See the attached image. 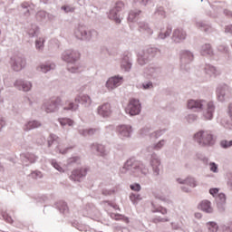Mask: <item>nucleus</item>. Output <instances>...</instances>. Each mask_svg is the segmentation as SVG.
Returning <instances> with one entry per match:
<instances>
[{
    "label": "nucleus",
    "instance_id": "42",
    "mask_svg": "<svg viewBox=\"0 0 232 232\" xmlns=\"http://www.w3.org/2000/svg\"><path fill=\"white\" fill-rule=\"evenodd\" d=\"M130 189H132V191H139L140 189V184L130 185Z\"/></svg>",
    "mask_w": 232,
    "mask_h": 232
},
{
    "label": "nucleus",
    "instance_id": "59",
    "mask_svg": "<svg viewBox=\"0 0 232 232\" xmlns=\"http://www.w3.org/2000/svg\"><path fill=\"white\" fill-rule=\"evenodd\" d=\"M4 122H5V121H3L0 122V128H3Z\"/></svg>",
    "mask_w": 232,
    "mask_h": 232
},
{
    "label": "nucleus",
    "instance_id": "17",
    "mask_svg": "<svg viewBox=\"0 0 232 232\" xmlns=\"http://www.w3.org/2000/svg\"><path fill=\"white\" fill-rule=\"evenodd\" d=\"M61 102V100L57 99V102H53L50 105H45V111L47 113H52V111H55L57 110V104Z\"/></svg>",
    "mask_w": 232,
    "mask_h": 232
},
{
    "label": "nucleus",
    "instance_id": "1",
    "mask_svg": "<svg viewBox=\"0 0 232 232\" xmlns=\"http://www.w3.org/2000/svg\"><path fill=\"white\" fill-rule=\"evenodd\" d=\"M195 140H197L200 146H209L213 141V135H211L209 131H199L195 134Z\"/></svg>",
    "mask_w": 232,
    "mask_h": 232
},
{
    "label": "nucleus",
    "instance_id": "11",
    "mask_svg": "<svg viewBox=\"0 0 232 232\" xmlns=\"http://www.w3.org/2000/svg\"><path fill=\"white\" fill-rule=\"evenodd\" d=\"M25 65L26 61H24L23 58H16L13 63V70H14V72H21Z\"/></svg>",
    "mask_w": 232,
    "mask_h": 232
},
{
    "label": "nucleus",
    "instance_id": "34",
    "mask_svg": "<svg viewBox=\"0 0 232 232\" xmlns=\"http://www.w3.org/2000/svg\"><path fill=\"white\" fill-rule=\"evenodd\" d=\"M185 184H189L192 188H195L197 184H195V179L193 178H188L185 179Z\"/></svg>",
    "mask_w": 232,
    "mask_h": 232
},
{
    "label": "nucleus",
    "instance_id": "25",
    "mask_svg": "<svg viewBox=\"0 0 232 232\" xmlns=\"http://www.w3.org/2000/svg\"><path fill=\"white\" fill-rule=\"evenodd\" d=\"M207 227H208V231H210V232L218 231V225H217V223H215V222L207 223Z\"/></svg>",
    "mask_w": 232,
    "mask_h": 232
},
{
    "label": "nucleus",
    "instance_id": "3",
    "mask_svg": "<svg viewBox=\"0 0 232 232\" xmlns=\"http://www.w3.org/2000/svg\"><path fill=\"white\" fill-rule=\"evenodd\" d=\"M126 113L129 115H139L140 113V103L139 100L131 99L125 109Z\"/></svg>",
    "mask_w": 232,
    "mask_h": 232
},
{
    "label": "nucleus",
    "instance_id": "24",
    "mask_svg": "<svg viewBox=\"0 0 232 232\" xmlns=\"http://www.w3.org/2000/svg\"><path fill=\"white\" fill-rule=\"evenodd\" d=\"M61 126H73V121L68 118L59 119Z\"/></svg>",
    "mask_w": 232,
    "mask_h": 232
},
{
    "label": "nucleus",
    "instance_id": "16",
    "mask_svg": "<svg viewBox=\"0 0 232 232\" xmlns=\"http://www.w3.org/2000/svg\"><path fill=\"white\" fill-rule=\"evenodd\" d=\"M215 111V105H213V102H208V111L205 115L206 119L208 121H211L213 119V112Z\"/></svg>",
    "mask_w": 232,
    "mask_h": 232
},
{
    "label": "nucleus",
    "instance_id": "31",
    "mask_svg": "<svg viewBox=\"0 0 232 232\" xmlns=\"http://www.w3.org/2000/svg\"><path fill=\"white\" fill-rule=\"evenodd\" d=\"M55 68V65H42L41 72L46 73V72H50V70Z\"/></svg>",
    "mask_w": 232,
    "mask_h": 232
},
{
    "label": "nucleus",
    "instance_id": "47",
    "mask_svg": "<svg viewBox=\"0 0 232 232\" xmlns=\"http://www.w3.org/2000/svg\"><path fill=\"white\" fill-rule=\"evenodd\" d=\"M164 146V140H160L154 148L155 150H160Z\"/></svg>",
    "mask_w": 232,
    "mask_h": 232
},
{
    "label": "nucleus",
    "instance_id": "12",
    "mask_svg": "<svg viewBox=\"0 0 232 232\" xmlns=\"http://www.w3.org/2000/svg\"><path fill=\"white\" fill-rule=\"evenodd\" d=\"M198 209L205 213H213V208H211V202L208 200H203L198 205Z\"/></svg>",
    "mask_w": 232,
    "mask_h": 232
},
{
    "label": "nucleus",
    "instance_id": "60",
    "mask_svg": "<svg viewBox=\"0 0 232 232\" xmlns=\"http://www.w3.org/2000/svg\"><path fill=\"white\" fill-rule=\"evenodd\" d=\"M129 17H130V18L133 17V13H130V14H129Z\"/></svg>",
    "mask_w": 232,
    "mask_h": 232
},
{
    "label": "nucleus",
    "instance_id": "51",
    "mask_svg": "<svg viewBox=\"0 0 232 232\" xmlns=\"http://www.w3.org/2000/svg\"><path fill=\"white\" fill-rule=\"evenodd\" d=\"M153 84H151V82H149L147 84H143V88L144 90H148V88H152Z\"/></svg>",
    "mask_w": 232,
    "mask_h": 232
},
{
    "label": "nucleus",
    "instance_id": "44",
    "mask_svg": "<svg viewBox=\"0 0 232 232\" xmlns=\"http://www.w3.org/2000/svg\"><path fill=\"white\" fill-rule=\"evenodd\" d=\"M210 169H211L214 173H217V169H218V167H217V164H215V163H210Z\"/></svg>",
    "mask_w": 232,
    "mask_h": 232
},
{
    "label": "nucleus",
    "instance_id": "21",
    "mask_svg": "<svg viewBox=\"0 0 232 232\" xmlns=\"http://www.w3.org/2000/svg\"><path fill=\"white\" fill-rule=\"evenodd\" d=\"M111 218H114V220H122L126 224L130 223V219L126 218L125 216H122L121 214H111Z\"/></svg>",
    "mask_w": 232,
    "mask_h": 232
},
{
    "label": "nucleus",
    "instance_id": "8",
    "mask_svg": "<svg viewBox=\"0 0 232 232\" xmlns=\"http://www.w3.org/2000/svg\"><path fill=\"white\" fill-rule=\"evenodd\" d=\"M98 113L102 117H110L111 115V105L110 103H103L98 107Z\"/></svg>",
    "mask_w": 232,
    "mask_h": 232
},
{
    "label": "nucleus",
    "instance_id": "6",
    "mask_svg": "<svg viewBox=\"0 0 232 232\" xmlns=\"http://www.w3.org/2000/svg\"><path fill=\"white\" fill-rule=\"evenodd\" d=\"M121 84H122V78H120L119 76L111 77L106 82L108 90H113L114 88H117V86H121Z\"/></svg>",
    "mask_w": 232,
    "mask_h": 232
},
{
    "label": "nucleus",
    "instance_id": "30",
    "mask_svg": "<svg viewBox=\"0 0 232 232\" xmlns=\"http://www.w3.org/2000/svg\"><path fill=\"white\" fill-rule=\"evenodd\" d=\"M151 165H152L154 171H156V173H159V169L157 168H159V166H160V161L159 160H153L151 161Z\"/></svg>",
    "mask_w": 232,
    "mask_h": 232
},
{
    "label": "nucleus",
    "instance_id": "10",
    "mask_svg": "<svg viewBox=\"0 0 232 232\" xmlns=\"http://www.w3.org/2000/svg\"><path fill=\"white\" fill-rule=\"evenodd\" d=\"M155 52H157L154 48L148 49L147 53H144V55H140L138 58V63L140 64V66L146 64V60H144V57H148L150 55V57H155Z\"/></svg>",
    "mask_w": 232,
    "mask_h": 232
},
{
    "label": "nucleus",
    "instance_id": "43",
    "mask_svg": "<svg viewBox=\"0 0 232 232\" xmlns=\"http://www.w3.org/2000/svg\"><path fill=\"white\" fill-rule=\"evenodd\" d=\"M58 150L59 152L62 153L63 155H64V153H66L68 151V150H72V147L67 148L66 150H63V148L61 147V145L58 146Z\"/></svg>",
    "mask_w": 232,
    "mask_h": 232
},
{
    "label": "nucleus",
    "instance_id": "46",
    "mask_svg": "<svg viewBox=\"0 0 232 232\" xmlns=\"http://www.w3.org/2000/svg\"><path fill=\"white\" fill-rule=\"evenodd\" d=\"M209 193H210V195L215 197V195H217L218 193V188H210Z\"/></svg>",
    "mask_w": 232,
    "mask_h": 232
},
{
    "label": "nucleus",
    "instance_id": "62",
    "mask_svg": "<svg viewBox=\"0 0 232 232\" xmlns=\"http://www.w3.org/2000/svg\"><path fill=\"white\" fill-rule=\"evenodd\" d=\"M7 222H12V218L7 219Z\"/></svg>",
    "mask_w": 232,
    "mask_h": 232
},
{
    "label": "nucleus",
    "instance_id": "53",
    "mask_svg": "<svg viewBox=\"0 0 232 232\" xmlns=\"http://www.w3.org/2000/svg\"><path fill=\"white\" fill-rule=\"evenodd\" d=\"M22 8H30V5L28 3L25 2L22 4Z\"/></svg>",
    "mask_w": 232,
    "mask_h": 232
},
{
    "label": "nucleus",
    "instance_id": "55",
    "mask_svg": "<svg viewBox=\"0 0 232 232\" xmlns=\"http://www.w3.org/2000/svg\"><path fill=\"white\" fill-rule=\"evenodd\" d=\"M69 70L72 72V73H75V72H77V69L73 68V67H69Z\"/></svg>",
    "mask_w": 232,
    "mask_h": 232
},
{
    "label": "nucleus",
    "instance_id": "52",
    "mask_svg": "<svg viewBox=\"0 0 232 232\" xmlns=\"http://www.w3.org/2000/svg\"><path fill=\"white\" fill-rule=\"evenodd\" d=\"M77 160H79V158L78 157H73V158H71L69 160V162H77Z\"/></svg>",
    "mask_w": 232,
    "mask_h": 232
},
{
    "label": "nucleus",
    "instance_id": "18",
    "mask_svg": "<svg viewBox=\"0 0 232 232\" xmlns=\"http://www.w3.org/2000/svg\"><path fill=\"white\" fill-rule=\"evenodd\" d=\"M41 126V123L39 121H29L27 124H25L24 130L25 131H30V130H34V128H39Z\"/></svg>",
    "mask_w": 232,
    "mask_h": 232
},
{
    "label": "nucleus",
    "instance_id": "56",
    "mask_svg": "<svg viewBox=\"0 0 232 232\" xmlns=\"http://www.w3.org/2000/svg\"><path fill=\"white\" fill-rule=\"evenodd\" d=\"M195 217H196V218H202V214H200V213H196V214H195Z\"/></svg>",
    "mask_w": 232,
    "mask_h": 232
},
{
    "label": "nucleus",
    "instance_id": "48",
    "mask_svg": "<svg viewBox=\"0 0 232 232\" xmlns=\"http://www.w3.org/2000/svg\"><path fill=\"white\" fill-rule=\"evenodd\" d=\"M53 168H55V169H57L58 171H63V168H61V166L58 165L57 162H53Z\"/></svg>",
    "mask_w": 232,
    "mask_h": 232
},
{
    "label": "nucleus",
    "instance_id": "39",
    "mask_svg": "<svg viewBox=\"0 0 232 232\" xmlns=\"http://www.w3.org/2000/svg\"><path fill=\"white\" fill-rule=\"evenodd\" d=\"M158 213H161V215H166L168 213V209L164 207H160L157 208Z\"/></svg>",
    "mask_w": 232,
    "mask_h": 232
},
{
    "label": "nucleus",
    "instance_id": "29",
    "mask_svg": "<svg viewBox=\"0 0 232 232\" xmlns=\"http://www.w3.org/2000/svg\"><path fill=\"white\" fill-rule=\"evenodd\" d=\"M225 91L223 89L218 88L217 96L218 101H224Z\"/></svg>",
    "mask_w": 232,
    "mask_h": 232
},
{
    "label": "nucleus",
    "instance_id": "22",
    "mask_svg": "<svg viewBox=\"0 0 232 232\" xmlns=\"http://www.w3.org/2000/svg\"><path fill=\"white\" fill-rule=\"evenodd\" d=\"M181 61H187V63H190V61H193V54L188 51H185L181 56Z\"/></svg>",
    "mask_w": 232,
    "mask_h": 232
},
{
    "label": "nucleus",
    "instance_id": "58",
    "mask_svg": "<svg viewBox=\"0 0 232 232\" xmlns=\"http://www.w3.org/2000/svg\"><path fill=\"white\" fill-rule=\"evenodd\" d=\"M146 30H147V32H149V34H153V31H151V29L146 27Z\"/></svg>",
    "mask_w": 232,
    "mask_h": 232
},
{
    "label": "nucleus",
    "instance_id": "61",
    "mask_svg": "<svg viewBox=\"0 0 232 232\" xmlns=\"http://www.w3.org/2000/svg\"><path fill=\"white\" fill-rule=\"evenodd\" d=\"M226 32H229V27H227V28H226Z\"/></svg>",
    "mask_w": 232,
    "mask_h": 232
},
{
    "label": "nucleus",
    "instance_id": "27",
    "mask_svg": "<svg viewBox=\"0 0 232 232\" xmlns=\"http://www.w3.org/2000/svg\"><path fill=\"white\" fill-rule=\"evenodd\" d=\"M130 198L133 204H137L140 200H142V198L140 197V194H131L130 196Z\"/></svg>",
    "mask_w": 232,
    "mask_h": 232
},
{
    "label": "nucleus",
    "instance_id": "33",
    "mask_svg": "<svg viewBox=\"0 0 232 232\" xmlns=\"http://www.w3.org/2000/svg\"><path fill=\"white\" fill-rule=\"evenodd\" d=\"M43 46H44V39L40 38V39L36 40V48L38 50H41V48H43Z\"/></svg>",
    "mask_w": 232,
    "mask_h": 232
},
{
    "label": "nucleus",
    "instance_id": "38",
    "mask_svg": "<svg viewBox=\"0 0 232 232\" xmlns=\"http://www.w3.org/2000/svg\"><path fill=\"white\" fill-rule=\"evenodd\" d=\"M97 131V129H89L84 130V135H93Z\"/></svg>",
    "mask_w": 232,
    "mask_h": 232
},
{
    "label": "nucleus",
    "instance_id": "14",
    "mask_svg": "<svg viewBox=\"0 0 232 232\" xmlns=\"http://www.w3.org/2000/svg\"><path fill=\"white\" fill-rule=\"evenodd\" d=\"M118 131L121 137H130V133H131V128L126 125H121L118 127Z\"/></svg>",
    "mask_w": 232,
    "mask_h": 232
},
{
    "label": "nucleus",
    "instance_id": "5",
    "mask_svg": "<svg viewBox=\"0 0 232 232\" xmlns=\"http://www.w3.org/2000/svg\"><path fill=\"white\" fill-rule=\"evenodd\" d=\"M88 172V169L82 168L79 169H74L70 176L71 180H74V182H79L82 177H86V173Z\"/></svg>",
    "mask_w": 232,
    "mask_h": 232
},
{
    "label": "nucleus",
    "instance_id": "28",
    "mask_svg": "<svg viewBox=\"0 0 232 232\" xmlns=\"http://www.w3.org/2000/svg\"><path fill=\"white\" fill-rule=\"evenodd\" d=\"M121 68L125 69V72L131 69V63L128 60H123L121 63Z\"/></svg>",
    "mask_w": 232,
    "mask_h": 232
},
{
    "label": "nucleus",
    "instance_id": "57",
    "mask_svg": "<svg viewBox=\"0 0 232 232\" xmlns=\"http://www.w3.org/2000/svg\"><path fill=\"white\" fill-rule=\"evenodd\" d=\"M229 113H230V117H232V105H229Z\"/></svg>",
    "mask_w": 232,
    "mask_h": 232
},
{
    "label": "nucleus",
    "instance_id": "63",
    "mask_svg": "<svg viewBox=\"0 0 232 232\" xmlns=\"http://www.w3.org/2000/svg\"><path fill=\"white\" fill-rule=\"evenodd\" d=\"M231 28H232V25H231Z\"/></svg>",
    "mask_w": 232,
    "mask_h": 232
},
{
    "label": "nucleus",
    "instance_id": "37",
    "mask_svg": "<svg viewBox=\"0 0 232 232\" xmlns=\"http://www.w3.org/2000/svg\"><path fill=\"white\" fill-rule=\"evenodd\" d=\"M77 108H79V106L77 104L69 103V106L68 107H64V110L75 111V110H77Z\"/></svg>",
    "mask_w": 232,
    "mask_h": 232
},
{
    "label": "nucleus",
    "instance_id": "20",
    "mask_svg": "<svg viewBox=\"0 0 232 232\" xmlns=\"http://www.w3.org/2000/svg\"><path fill=\"white\" fill-rule=\"evenodd\" d=\"M75 102H82V104H92V98H90V96L88 95H83L81 97V100H79V98L75 99Z\"/></svg>",
    "mask_w": 232,
    "mask_h": 232
},
{
    "label": "nucleus",
    "instance_id": "54",
    "mask_svg": "<svg viewBox=\"0 0 232 232\" xmlns=\"http://www.w3.org/2000/svg\"><path fill=\"white\" fill-rule=\"evenodd\" d=\"M111 193H114V191H111V190H104L103 191V195H111Z\"/></svg>",
    "mask_w": 232,
    "mask_h": 232
},
{
    "label": "nucleus",
    "instance_id": "9",
    "mask_svg": "<svg viewBox=\"0 0 232 232\" xmlns=\"http://www.w3.org/2000/svg\"><path fill=\"white\" fill-rule=\"evenodd\" d=\"M172 39L175 41V43L184 41V39H186V32H184L182 29H176L173 33Z\"/></svg>",
    "mask_w": 232,
    "mask_h": 232
},
{
    "label": "nucleus",
    "instance_id": "49",
    "mask_svg": "<svg viewBox=\"0 0 232 232\" xmlns=\"http://www.w3.org/2000/svg\"><path fill=\"white\" fill-rule=\"evenodd\" d=\"M218 198L221 202H226V195L225 194H218Z\"/></svg>",
    "mask_w": 232,
    "mask_h": 232
},
{
    "label": "nucleus",
    "instance_id": "32",
    "mask_svg": "<svg viewBox=\"0 0 232 232\" xmlns=\"http://www.w3.org/2000/svg\"><path fill=\"white\" fill-rule=\"evenodd\" d=\"M22 90L24 92H30V90H32V83L31 82L23 83Z\"/></svg>",
    "mask_w": 232,
    "mask_h": 232
},
{
    "label": "nucleus",
    "instance_id": "19",
    "mask_svg": "<svg viewBox=\"0 0 232 232\" xmlns=\"http://www.w3.org/2000/svg\"><path fill=\"white\" fill-rule=\"evenodd\" d=\"M201 55H213V49L210 44H205L201 49Z\"/></svg>",
    "mask_w": 232,
    "mask_h": 232
},
{
    "label": "nucleus",
    "instance_id": "45",
    "mask_svg": "<svg viewBox=\"0 0 232 232\" xmlns=\"http://www.w3.org/2000/svg\"><path fill=\"white\" fill-rule=\"evenodd\" d=\"M169 34H171V30L167 31V32L165 33V34H160V39H166V37H168V35H169Z\"/></svg>",
    "mask_w": 232,
    "mask_h": 232
},
{
    "label": "nucleus",
    "instance_id": "41",
    "mask_svg": "<svg viewBox=\"0 0 232 232\" xmlns=\"http://www.w3.org/2000/svg\"><path fill=\"white\" fill-rule=\"evenodd\" d=\"M57 139H59V137L51 136V137H50V140H48L49 146L53 145V142H56V141H57Z\"/></svg>",
    "mask_w": 232,
    "mask_h": 232
},
{
    "label": "nucleus",
    "instance_id": "23",
    "mask_svg": "<svg viewBox=\"0 0 232 232\" xmlns=\"http://www.w3.org/2000/svg\"><path fill=\"white\" fill-rule=\"evenodd\" d=\"M75 35L78 39H82V37H86V31L84 27H80L75 31Z\"/></svg>",
    "mask_w": 232,
    "mask_h": 232
},
{
    "label": "nucleus",
    "instance_id": "50",
    "mask_svg": "<svg viewBox=\"0 0 232 232\" xmlns=\"http://www.w3.org/2000/svg\"><path fill=\"white\" fill-rule=\"evenodd\" d=\"M148 1L150 0H136V3H140V5H148Z\"/></svg>",
    "mask_w": 232,
    "mask_h": 232
},
{
    "label": "nucleus",
    "instance_id": "36",
    "mask_svg": "<svg viewBox=\"0 0 232 232\" xmlns=\"http://www.w3.org/2000/svg\"><path fill=\"white\" fill-rule=\"evenodd\" d=\"M62 10H64V12H66V14H68V12H74L75 8L71 7L69 5H64L62 7Z\"/></svg>",
    "mask_w": 232,
    "mask_h": 232
},
{
    "label": "nucleus",
    "instance_id": "15",
    "mask_svg": "<svg viewBox=\"0 0 232 232\" xmlns=\"http://www.w3.org/2000/svg\"><path fill=\"white\" fill-rule=\"evenodd\" d=\"M92 148L96 150L101 157H104V155H107L106 148L102 144H93Z\"/></svg>",
    "mask_w": 232,
    "mask_h": 232
},
{
    "label": "nucleus",
    "instance_id": "40",
    "mask_svg": "<svg viewBox=\"0 0 232 232\" xmlns=\"http://www.w3.org/2000/svg\"><path fill=\"white\" fill-rule=\"evenodd\" d=\"M154 222L157 224L158 222H169V218H154Z\"/></svg>",
    "mask_w": 232,
    "mask_h": 232
},
{
    "label": "nucleus",
    "instance_id": "35",
    "mask_svg": "<svg viewBox=\"0 0 232 232\" xmlns=\"http://www.w3.org/2000/svg\"><path fill=\"white\" fill-rule=\"evenodd\" d=\"M222 148H231L232 146V140L230 141L227 140H222L221 141Z\"/></svg>",
    "mask_w": 232,
    "mask_h": 232
},
{
    "label": "nucleus",
    "instance_id": "4",
    "mask_svg": "<svg viewBox=\"0 0 232 232\" xmlns=\"http://www.w3.org/2000/svg\"><path fill=\"white\" fill-rule=\"evenodd\" d=\"M122 8H124V3L119 1L116 3L115 7L110 12L109 14L110 19H113V21H115V23H117L118 24H120L121 23V18L117 16V12H121Z\"/></svg>",
    "mask_w": 232,
    "mask_h": 232
},
{
    "label": "nucleus",
    "instance_id": "26",
    "mask_svg": "<svg viewBox=\"0 0 232 232\" xmlns=\"http://www.w3.org/2000/svg\"><path fill=\"white\" fill-rule=\"evenodd\" d=\"M205 71L206 73H208V75H211V73H213L214 75L217 74V69L209 64L206 65Z\"/></svg>",
    "mask_w": 232,
    "mask_h": 232
},
{
    "label": "nucleus",
    "instance_id": "7",
    "mask_svg": "<svg viewBox=\"0 0 232 232\" xmlns=\"http://www.w3.org/2000/svg\"><path fill=\"white\" fill-rule=\"evenodd\" d=\"M79 57H80L79 53H75L72 51H66L63 54V61H66V63H75V61H77Z\"/></svg>",
    "mask_w": 232,
    "mask_h": 232
},
{
    "label": "nucleus",
    "instance_id": "13",
    "mask_svg": "<svg viewBox=\"0 0 232 232\" xmlns=\"http://www.w3.org/2000/svg\"><path fill=\"white\" fill-rule=\"evenodd\" d=\"M204 101H195V100H189L188 102V108H189V110H193L194 108L196 110H200L202 108V106H204Z\"/></svg>",
    "mask_w": 232,
    "mask_h": 232
},
{
    "label": "nucleus",
    "instance_id": "2",
    "mask_svg": "<svg viewBox=\"0 0 232 232\" xmlns=\"http://www.w3.org/2000/svg\"><path fill=\"white\" fill-rule=\"evenodd\" d=\"M123 169H136L137 173H146V169L140 161L135 160V159H130L126 161Z\"/></svg>",
    "mask_w": 232,
    "mask_h": 232
}]
</instances>
